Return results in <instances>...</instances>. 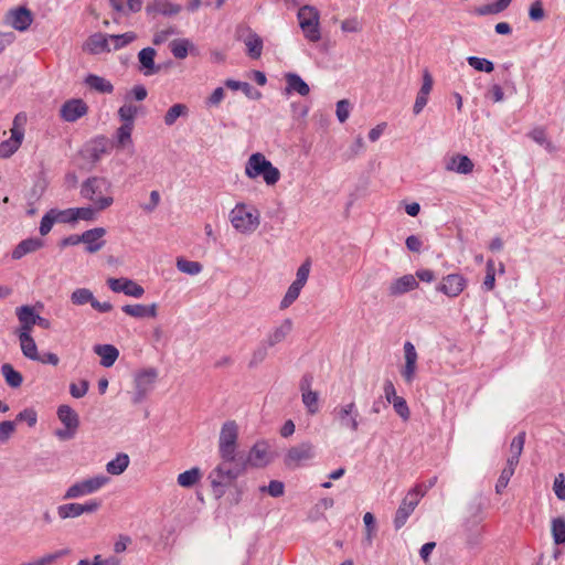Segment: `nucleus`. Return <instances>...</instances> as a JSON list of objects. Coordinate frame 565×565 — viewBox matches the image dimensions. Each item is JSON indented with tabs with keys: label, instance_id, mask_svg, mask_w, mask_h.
<instances>
[{
	"label": "nucleus",
	"instance_id": "1",
	"mask_svg": "<svg viewBox=\"0 0 565 565\" xmlns=\"http://www.w3.org/2000/svg\"><path fill=\"white\" fill-rule=\"evenodd\" d=\"M81 196L89 201L97 212L108 209L114 203L111 183L105 177L87 178L82 183Z\"/></svg>",
	"mask_w": 565,
	"mask_h": 565
},
{
	"label": "nucleus",
	"instance_id": "2",
	"mask_svg": "<svg viewBox=\"0 0 565 565\" xmlns=\"http://www.w3.org/2000/svg\"><path fill=\"white\" fill-rule=\"evenodd\" d=\"M243 467L235 460L222 459L207 476L213 493L216 498H221L234 480L243 473Z\"/></svg>",
	"mask_w": 565,
	"mask_h": 565
},
{
	"label": "nucleus",
	"instance_id": "3",
	"mask_svg": "<svg viewBox=\"0 0 565 565\" xmlns=\"http://www.w3.org/2000/svg\"><path fill=\"white\" fill-rule=\"evenodd\" d=\"M245 174L249 179L262 177L267 185H275L280 179V171L260 152L253 153L245 163Z\"/></svg>",
	"mask_w": 565,
	"mask_h": 565
},
{
	"label": "nucleus",
	"instance_id": "4",
	"mask_svg": "<svg viewBox=\"0 0 565 565\" xmlns=\"http://www.w3.org/2000/svg\"><path fill=\"white\" fill-rule=\"evenodd\" d=\"M230 221L238 233L252 234L260 224V213L256 207L239 202L230 212Z\"/></svg>",
	"mask_w": 565,
	"mask_h": 565
},
{
	"label": "nucleus",
	"instance_id": "5",
	"mask_svg": "<svg viewBox=\"0 0 565 565\" xmlns=\"http://www.w3.org/2000/svg\"><path fill=\"white\" fill-rule=\"evenodd\" d=\"M238 439V425L235 420H227L222 425L218 438V454L221 459L235 460Z\"/></svg>",
	"mask_w": 565,
	"mask_h": 565
},
{
	"label": "nucleus",
	"instance_id": "6",
	"mask_svg": "<svg viewBox=\"0 0 565 565\" xmlns=\"http://www.w3.org/2000/svg\"><path fill=\"white\" fill-rule=\"evenodd\" d=\"M333 422L338 424L341 429L356 433L360 426V413L354 402L337 405L332 413Z\"/></svg>",
	"mask_w": 565,
	"mask_h": 565
},
{
	"label": "nucleus",
	"instance_id": "7",
	"mask_svg": "<svg viewBox=\"0 0 565 565\" xmlns=\"http://www.w3.org/2000/svg\"><path fill=\"white\" fill-rule=\"evenodd\" d=\"M424 495L425 490H423V484H417L407 492L395 513L394 527L396 530H399L405 525L407 519L414 512Z\"/></svg>",
	"mask_w": 565,
	"mask_h": 565
},
{
	"label": "nucleus",
	"instance_id": "8",
	"mask_svg": "<svg viewBox=\"0 0 565 565\" xmlns=\"http://www.w3.org/2000/svg\"><path fill=\"white\" fill-rule=\"evenodd\" d=\"M158 377V371L153 367L145 369L136 373L134 379V392L131 393V402L138 405L146 399L152 391L154 382Z\"/></svg>",
	"mask_w": 565,
	"mask_h": 565
},
{
	"label": "nucleus",
	"instance_id": "9",
	"mask_svg": "<svg viewBox=\"0 0 565 565\" xmlns=\"http://www.w3.org/2000/svg\"><path fill=\"white\" fill-rule=\"evenodd\" d=\"M25 117L18 114L13 119V126L11 128V137L0 142V158H10L21 146L24 138L23 125Z\"/></svg>",
	"mask_w": 565,
	"mask_h": 565
},
{
	"label": "nucleus",
	"instance_id": "10",
	"mask_svg": "<svg viewBox=\"0 0 565 565\" xmlns=\"http://www.w3.org/2000/svg\"><path fill=\"white\" fill-rule=\"evenodd\" d=\"M109 479L105 476H95L93 478L78 481L72 484L65 492L64 499H76L87 494H92L103 488Z\"/></svg>",
	"mask_w": 565,
	"mask_h": 565
},
{
	"label": "nucleus",
	"instance_id": "11",
	"mask_svg": "<svg viewBox=\"0 0 565 565\" xmlns=\"http://www.w3.org/2000/svg\"><path fill=\"white\" fill-rule=\"evenodd\" d=\"M113 146V142L106 136L99 135L86 142L82 153L90 163H97L111 151Z\"/></svg>",
	"mask_w": 565,
	"mask_h": 565
},
{
	"label": "nucleus",
	"instance_id": "12",
	"mask_svg": "<svg viewBox=\"0 0 565 565\" xmlns=\"http://www.w3.org/2000/svg\"><path fill=\"white\" fill-rule=\"evenodd\" d=\"M316 457V448L309 443L305 441L297 446L291 447L284 459V462L289 468H297Z\"/></svg>",
	"mask_w": 565,
	"mask_h": 565
},
{
	"label": "nucleus",
	"instance_id": "13",
	"mask_svg": "<svg viewBox=\"0 0 565 565\" xmlns=\"http://www.w3.org/2000/svg\"><path fill=\"white\" fill-rule=\"evenodd\" d=\"M100 507L97 500H90L85 503H66L57 508V514L61 519H74L84 513H94Z\"/></svg>",
	"mask_w": 565,
	"mask_h": 565
},
{
	"label": "nucleus",
	"instance_id": "14",
	"mask_svg": "<svg viewBox=\"0 0 565 565\" xmlns=\"http://www.w3.org/2000/svg\"><path fill=\"white\" fill-rule=\"evenodd\" d=\"M107 286L114 292H122L126 296H130L134 298H141L145 294V289L142 286L137 284L135 280L129 278H108Z\"/></svg>",
	"mask_w": 565,
	"mask_h": 565
},
{
	"label": "nucleus",
	"instance_id": "15",
	"mask_svg": "<svg viewBox=\"0 0 565 565\" xmlns=\"http://www.w3.org/2000/svg\"><path fill=\"white\" fill-rule=\"evenodd\" d=\"M88 111V106L83 99L73 98L65 102L61 109L60 116L67 122H74L81 117L85 116Z\"/></svg>",
	"mask_w": 565,
	"mask_h": 565
},
{
	"label": "nucleus",
	"instance_id": "16",
	"mask_svg": "<svg viewBox=\"0 0 565 565\" xmlns=\"http://www.w3.org/2000/svg\"><path fill=\"white\" fill-rule=\"evenodd\" d=\"M467 286V279L459 274H449L443 278L437 290L448 297L455 298L459 296Z\"/></svg>",
	"mask_w": 565,
	"mask_h": 565
},
{
	"label": "nucleus",
	"instance_id": "17",
	"mask_svg": "<svg viewBox=\"0 0 565 565\" xmlns=\"http://www.w3.org/2000/svg\"><path fill=\"white\" fill-rule=\"evenodd\" d=\"M404 359L405 365L402 369L401 374L404 381L409 384L415 380L418 359L416 349L409 341L404 343Z\"/></svg>",
	"mask_w": 565,
	"mask_h": 565
},
{
	"label": "nucleus",
	"instance_id": "18",
	"mask_svg": "<svg viewBox=\"0 0 565 565\" xmlns=\"http://www.w3.org/2000/svg\"><path fill=\"white\" fill-rule=\"evenodd\" d=\"M15 315L19 320V328L14 331L15 334L31 333L35 326L36 312L32 306L23 305L15 309Z\"/></svg>",
	"mask_w": 565,
	"mask_h": 565
},
{
	"label": "nucleus",
	"instance_id": "19",
	"mask_svg": "<svg viewBox=\"0 0 565 565\" xmlns=\"http://www.w3.org/2000/svg\"><path fill=\"white\" fill-rule=\"evenodd\" d=\"M106 230L104 227H95L82 233V243L85 244L86 252L94 254L105 246L104 236Z\"/></svg>",
	"mask_w": 565,
	"mask_h": 565
},
{
	"label": "nucleus",
	"instance_id": "20",
	"mask_svg": "<svg viewBox=\"0 0 565 565\" xmlns=\"http://www.w3.org/2000/svg\"><path fill=\"white\" fill-rule=\"evenodd\" d=\"M294 322L290 318L284 319L278 326L273 328L266 335L265 342L270 348L284 342L291 333Z\"/></svg>",
	"mask_w": 565,
	"mask_h": 565
},
{
	"label": "nucleus",
	"instance_id": "21",
	"mask_svg": "<svg viewBox=\"0 0 565 565\" xmlns=\"http://www.w3.org/2000/svg\"><path fill=\"white\" fill-rule=\"evenodd\" d=\"M473 162L465 154H454L445 160V169L459 174H469L473 171Z\"/></svg>",
	"mask_w": 565,
	"mask_h": 565
},
{
	"label": "nucleus",
	"instance_id": "22",
	"mask_svg": "<svg viewBox=\"0 0 565 565\" xmlns=\"http://www.w3.org/2000/svg\"><path fill=\"white\" fill-rule=\"evenodd\" d=\"M7 19L10 25L18 31L28 30L33 21L31 11L23 7L11 10Z\"/></svg>",
	"mask_w": 565,
	"mask_h": 565
},
{
	"label": "nucleus",
	"instance_id": "23",
	"mask_svg": "<svg viewBox=\"0 0 565 565\" xmlns=\"http://www.w3.org/2000/svg\"><path fill=\"white\" fill-rule=\"evenodd\" d=\"M181 11L179 4L172 3L169 0H152L146 7V12L149 15H175Z\"/></svg>",
	"mask_w": 565,
	"mask_h": 565
},
{
	"label": "nucleus",
	"instance_id": "24",
	"mask_svg": "<svg viewBox=\"0 0 565 565\" xmlns=\"http://www.w3.org/2000/svg\"><path fill=\"white\" fill-rule=\"evenodd\" d=\"M418 287V281L413 275H404L393 280L388 287L391 296H401Z\"/></svg>",
	"mask_w": 565,
	"mask_h": 565
},
{
	"label": "nucleus",
	"instance_id": "25",
	"mask_svg": "<svg viewBox=\"0 0 565 565\" xmlns=\"http://www.w3.org/2000/svg\"><path fill=\"white\" fill-rule=\"evenodd\" d=\"M84 49L90 54H100L103 52H110L109 35L103 33H95L88 38Z\"/></svg>",
	"mask_w": 565,
	"mask_h": 565
},
{
	"label": "nucleus",
	"instance_id": "26",
	"mask_svg": "<svg viewBox=\"0 0 565 565\" xmlns=\"http://www.w3.org/2000/svg\"><path fill=\"white\" fill-rule=\"evenodd\" d=\"M44 246L43 239L39 237H31L21 241L12 250L11 257L15 260L21 259L30 253H34Z\"/></svg>",
	"mask_w": 565,
	"mask_h": 565
},
{
	"label": "nucleus",
	"instance_id": "27",
	"mask_svg": "<svg viewBox=\"0 0 565 565\" xmlns=\"http://www.w3.org/2000/svg\"><path fill=\"white\" fill-rule=\"evenodd\" d=\"M247 55L253 60H258L263 53V39L252 30H247V35L244 39Z\"/></svg>",
	"mask_w": 565,
	"mask_h": 565
},
{
	"label": "nucleus",
	"instance_id": "28",
	"mask_svg": "<svg viewBox=\"0 0 565 565\" xmlns=\"http://www.w3.org/2000/svg\"><path fill=\"white\" fill-rule=\"evenodd\" d=\"M154 56L156 50L152 47H145L138 53V60L146 76L153 75L160 70L159 66L154 65Z\"/></svg>",
	"mask_w": 565,
	"mask_h": 565
},
{
	"label": "nucleus",
	"instance_id": "29",
	"mask_svg": "<svg viewBox=\"0 0 565 565\" xmlns=\"http://www.w3.org/2000/svg\"><path fill=\"white\" fill-rule=\"evenodd\" d=\"M94 352L100 356V364L104 367H110L118 359L119 351L111 344H98L94 347Z\"/></svg>",
	"mask_w": 565,
	"mask_h": 565
},
{
	"label": "nucleus",
	"instance_id": "30",
	"mask_svg": "<svg viewBox=\"0 0 565 565\" xmlns=\"http://www.w3.org/2000/svg\"><path fill=\"white\" fill-rule=\"evenodd\" d=\"M287 83V93H298L300 96H307L310 93L309 85L296 73H287L285 75Z\"/></svg>",
	"mask_w": 565,
	"mask_h": 565
},
{
	"label": "nucleus",
	"instance_id": "31",
	"mask_svg": "<svg viewBox=\"0 0 565 565\" xmlns=\"http://www.w3.org/2000/svg\"><path fill=\"white\" fill-rule=\"evenodd\" d=\"M57 417L66 428L76 430L79 425L77 413L68 405H61L57 408Z\"/></svg>",
	"mask_w": 565,
	"mask_h": 565
},
{
	"label": "nucleus",
	"instance_id": "32",
	"mask_svg": "<svg viewBox=\"0 0 565 565\" xmlns=\"http://www.w3.org/2000/svg\"><path fill=\"white\" fill-rule=\"evenodd\" d=\"M225 86L232 90H242L245 94V96L249 99L258 100L262 98V93L247 82L226 79Z\"/></svg>",
	"mask_w": 565,
	"mask_h": 565
},
{
	"label": "nucleus",
	"instance_id": "33",
	"mask_svg": "<svg viewBox=\"0 0 565 565\" xmlns=\"http://www.w3.org/2000/svg\"><path fill=\"white\" fill-rule=\"evenodd\" d=\"M84 82L89 88L102 94H111L114 90V86L108 79L95 74L87 75Z\"/></svg>",
	"mask_w": 565,
	"mask_h": 565
},
{
	"label": "nucleus",
	"instance_id": "34",
	"mask_svg": "<svg viewBox=\"0 0 565 565\" xmlns=\"http://www.w3.org/2000/svg\"><path fill=\"white\" fill-rule=\"evenodd\" d=\"M134 130V126L130 124H122L117 128L115 132L116 138V147L118 149L131 148L134 146L131 134Z\"/></svg>",
	"mask_w": 565,
	"mask_h": 565
},
{
	"label": "nucleus",
	"instance_id": "35",
	"mask_svg": "<svg viewBox=\"0 0 565 565\" xmlns=\"http://www.w3.org/2000/svg\"><path fill=\"white\" fill-rule=\"evenodd\" d=\"M19 339L21 351L23 355L32 361L39 359L38 347L31 333L15 334Z\"/></svg>",
	"mask_w": 565,
	"mask_h": 565
},
{
	"label": "nucleus",
	"instance_id": "36",
	"mask_svg": "<svg viewBox=\"0 0 565 565\" xmlns=\"http://www.w3.org/2000/svg\"><path fill=\"white\" fill-rule=\"evenodd\" d=\"M129 456L124 452L117 454V456L107 462L106 471L113 476L121 475L129 466Z\"/></svg>",
	"mask_w": 565,
	"mask_h": 565
},
{
	"label": "nucleus",
	"instance_id": "37",
	"mask_svg": "<svg viewBox=\"0 0 565 565\" xmlns=\"http://www.w3.org/2000/svg\"><path fill=\"white\" fill-rule=\"evenodd\" d=\"M248 462L254 467H263L268 462L267 446L264 443L254 445L248 455Z\"/></svg>",
	"mask_w": 565,
	"mask_h": 565
},
{
	"label": "nucleus",
	"instance_id": "38",
	"mask_svg": "<svg viewBox=\"0 0 565 565\" xmlns=\"http://www.w3.org/2000/svg\"><path fill=\"white\" fill-rule=\"evenodd\" d=\"M525 444V433L521 431L511 441L510 445V452L511 455L508 458V462L510 465H516L519 463L520 457L522 455L523 448Z\"/></svg>",
	"mask_w": 565,
	"mask_h": 565
},
{
	"label": "nucleus",
	"instance_id": "39",
	"mask_svg": "<svg viewBox=\"0 0 565 565\" xmlns=\"http://www.w3.org/2000/svg\"><path fill=\"white\" fill-rule=\"evenodd\" d=\"M529 137L540 146H543L550 153L556 151L554 143L547 138L543 127H535L529 132Z\"/></svg>",
	"mask_w": 565,
	"mask_h": 565
},
{
	"label": "nucleus",
	"instance_id": "40",
	"mask_svg": "<svg viewBox=\"0 0 565 565\" xmlns=\"http://www.w3.org/2000/svg\"><path fill=\"white\" fill-rule=\"evenodd\" d=\"M202 473L200 468L193 467L182 473H180L177 478L178 484L182 488H192L199 480L201 479Z\"/></svg>",
	"mask_w": 565,
	"mask_h": 565
},
{
	"label": "nucleus",
	"instance_id": "41",
	"mask_svg": "<svg viewBox=\"0 0 565 565\" xmlns=\"http://www.w3.org/2000/svg\"><path fill=\"white\" fill-rule=\"evenodd\" d=\"M1 373L10 387L17 388L21 386L23 377L21 373L15 371L10 363H4L1 365Z\"/></svg>",
	"mask_w": 565,
	"mask_h": 565
},
{
	"label": "nucleus",
	"instance_id": "42",
	"mask_svg": "<svg viewBox=\"0 0 565 565\" xmlns=\"http://www.w3.org/2000/svg\"><path fill=\"white\" fill-rule=\"evenodd\" d=\"M511 1L512 0H497L493 3L476 8L475 12L478 15L497 14L504 11L510 6Z\"/></svg>",
	"mask_w": 565,
	"mask_h": 565
},
{
	"label": "nucleus",
	"instance_id": "43",
	"mask_svg": "<svg viewBox=\"0 0 565 565\" xmlns=\"http://www.w3.org/2000/svg\"><path fill=\"white\" fill-rule=\"evenodd\" d=\"M511 1L512 0H497L493 3L476 8L475 12L478 15L497 14L504 11L510 6Z\"/></svg>",
	"mask_w": 565,
	"mask_h": 565
},
{
	"label": "nucleus",
	"instance_id": "44",
	"mask_svg": "<svg viewBox=\"0 0 565 565\" xmlns=\"http://www.w3.org/2000/svg\"><path fill=\"white\" fill-rule=\"evenodd\" d=\"M189 115V108L184 104H174L171 106L164 115V124L172 126L180 117H186Z\"/></svg>",
	"mask_w": 565,
	"mask_h": 565
},
{
	"label": "nucleus",
	"instance_id": "45",
	"mask_svg": "<svg viewBox=\"0 0 565 565\" xmlns=\"http://www.w3.org/2000/svg\"><path fill=\"white\" fill-rule=\"evenodd\" d=\"M551 532L555 544H565V519L562 516L553 519Z\"/></svg>",
	"mask_w": 565,
	"mask_h": 565
},
{
	"label": "nucleus",
	"instance_id": "46",
	"mask_svg": "<svg viewBox=\"0 0 565 565\" xmlns=\"http://www.w3.org/2000/svg\"><path fill=\"white\" fill-rule=\"evenodd\" d=\"M299 25L310 26V23L319 21V12L316 8L303 6L298 11Z\"/></svg>",
	"mask_w": 565,
	"mask_h": 565
},
{
	"label": "nucleus",
	"instance_id": "47",
	"mask_svg": "<svg viewBox=\"0 0 565 565\" xmlns=\"http://www.w3.org/2000/svg\"><path fill=\"white\" fill-rule=\"evenodd\" d=\"M515 468H516V465H510V462L507 461V465L502 469V471L497 480V483H495V492L498 494H501L503 492V490L507 488L510 479L514 475Z\"/></svg>",
	"mask_w": 565,
	"mask_h": 565
},
{
	"label": "nucleus",
	"instance_id": "48",
	"mask_svg": "<svg viewBox=\"0 0 565 565\" xmlns=\"http://www.w3.org/2000/svg\"><path fill=\"white\" fill-rule=\"evenodd\" d=\"M94 299L93 292L87 288H77L71 295V301L76 306L92 305Z\"/></svg>",
	"mask_w": 565,
	"mask_h": 565
},
{
	"label": "nucleus",
	"instance_id": "49",
	"mask_svg": "<svg viewBox=\"0 0 565 565\" xmlns=\"http://www.w3.org/2000/svg\"><path fill=\"white\" fill-rule=\"evenodd\" d=\"M137 39L134 32H126L124 34L109 35L110 47L114 51L120 50Z\"/></svg>",
	"mask_w": 565,
	"mask_h": 565
},
{
	"label": "nucleus",
	"instance_id": "50",
	"mask_svg": "<svg viewBox=\"0 0 565 565\" xmlns=\"http://www.w3.org/2000/svg\"><path fill=\"white\" fill-rule=\"evenodd\" d=\"M113 8L118 11L138 12L141 10L142 0H109Z\"/></svg>",
	"mask_w": 565,
	"mask_h": 565
},
{
	"label": "nucleus",
	"instance_id": "51",
	"mask_svg": "<svg viewBox=\"0 0 565 565\" xmlns=\"http://www.w3.org/2000/svg\"><path fill=\"white\" fill-rule=\"evenodd\" d=\"M177 268L181 273L192 276L200 274L203 269L202 265L199 262L188 260L184 258L177 259Z\"/></svg>",
	"mask_w": 565,
	"mask_h": 565
},
{
	"label": "nucleus",
	"instance_id": "52",
	"mask_svg": "<svg viewBox=\"0 0 565 565\" xmlns=\"http://www.w3.org/2000/svg\"><path fill=\"white\" fill-rule=\"evenodd\" d=\"M302 288L303 287L292 282L288 287L287 292L285 294L284 298L281 299L279 308L281 310L289 308L297 300Z\"/></svg>",
	"mask_w": 565,
	"mask_h": 565
},
{
	"label": "nucleus",
	"instance_id": "53",
	"mask_svg": "<svg viewBox=\"0 0 565 565\" xmlns=\"http://www.w3.org/2000/svg\"><path fill=\"white\" fill-rule=\"evenodd\" d=\"M468 64L479 72L491 73L494 70V65L491 61L478 56H468Z\"/></svg>",
	"mask_w": 565,
	"mask_h": 565
},
{
	"label": "nucleus",
	"instance_id": "54",
	"mask_svg": "<svg viewBox=\"0 0 565 565\" xmlns=\"http://www.w3.org/2000/svg\"><path fill=\"white\" fill-rule=\"evenodd\" d=\"M190 42L188 40H173L170 43V51L175 58L183 60L188 56Z\"/></svg>",
	"mask_w": 565,
	"mask_h": 565
},
{
	"label": "nucleus",
	"instance_id": "55",
	"mask_svg": "<svg viewBox=\"0 0 565 565\" xmlns=\"http://www.w3.org/2000/svg\"><path fill=\"white\" fill-rule=\"evenodd\" d=\"M138 113V107L132 104H125L118 109V116L122 124H130L134 126L135 118Z\"/></svg>",
	"mask_w": 565,
	"mask_h": 565
},
{
	"label": "nucleus",
	"instance_id": "56",
	"mask_svg": "<svg viewBox=\"0 0 565 565\" xmlns=\"http://www.w3.org/2000/svg\"><path fill=\"white\" fill-rule=\"evenodd\" d=\"M270 347L266 344L265 341H263L252 353V358L249 360V367H255L262 362L265 361V359L268 355V349Z\"/></svg>",
	"mask_w": 565,
	"mask_h": 565
},
{
	"label": "nucleus",
	"instance_id": "57",
	"mask_svg": "<svg viewBox=\"0 0 565 565\" xmlns=\"http://www.w3.org/2000/svg\"><path fill=\"white\" fill-rule=\"evenodd\" d=\"M68 548L58 550L54 553L45 554L39 558H34L36 565H51L55 563L58 558L64 557L70 554Z\"/></svg>",
	"mask_w": 565,
	"mask_h": 565
},
{
	"label": "nucleus",
	"instance_id": "58",
	"mask_svg": "<svg viewBox=\"0 0 565 565\" xmlns=\"http://www.w3.org/2000/svg\"><path fill=\"white\" fill-rule=\"evenodd\" d=\"M57 223H71L76 222L75 207L66 210L52 209Z\"/></svg>",
	"mask_w": 565,
	"mask_h": 565
},
{
	"label": "nucleus",
	"instance_id": "59",
	"mask_svg": "<svg viewBox=\"0 0 565 565\" xmlns=\"http://www.w3.org/2000/svg\"><path fill=\"white\" fill-rule=\"evenodd\" d=\"M302 403L308 409L309 414H316L319 409L318 406V393L317 392H305L302 394Z\"/></svg>",
	"mask_w": 565,
	"mask_h": 565
},
{
	"label": "nucleus",
	"instance_id": "60",
	"mask_svg": "<svg viewBox=\"0 0 565 565\" xmlns=\"http://www.w3.org/2000/svg\"><path fill=\"white\" fill-rule=\"evenodd\" d=\"M262 492H268L273 498H279L285 492V486L281 481L271 480L268 486L260 487Z\"/></svg>",
	"mask_w": 565,
	"mask_h": 565
},
{
	"label": "nucleus",
	"instance_id": "61",
	"mask_svg": "<svg viewBox=\"0 0 565 565\" xmlns=\"http://www.w3.org/2000/svg\"><path fill=\"white\" fill-rule=\"evenodd\" d=\"M300 28L308 41L318 42L321 39L319 21L310 23V26L301 25Z\"/></svg>",
	"mask_w": 565,
	"mask_h": 565
},
{
	"label": "nucleus",
	"instance_id": "62",
	"mask_svg": "<svg viewBox=\"0 0 565 565\" xmlns=\"http://www.w3.org/2000/svg\"><path fill=\"white\" fill-rule=\"evenodd\" d=\"M311 263L310 260L303 262L297 269L296 279L292 281L296 285L303 287L308 280L310 274Z\"/></svg>",
	"mask_w": 565,
	"mask_h": 565
},
{
	"label": "nucleus",
	"instance_id": "63",
	"mask_svg": "<svg viewBox=\"0 0 565 565\" xmlns=\"http://www.w3.org/2000/svg\"><path fill=\"white\" fill-rule=\"evenodd\" d=\"M55 223H57L56 217L54 216L52 210H50L41 220L39 228L40 234L43 236L49 234Z\"/></svg>",
	"mask_w": 565,
	"mask_h": 565
},
{
	"label": "nucleus",
	"instance_id": "64",
	"mask_svg": "<svg viewBox=\"0 0 565 565\" xmlns=\"http://www.w3.org/2000/svg\"><path fill=\"white\" fill-rule=\"evenodd\" d=\"M553 491L555 495L562 500L565 501V476L564 473H558L553 483Z\"/></svg>",
	"mask_w": 565,
	"mask_h": 565
}]
</instances>
